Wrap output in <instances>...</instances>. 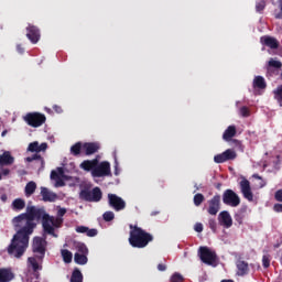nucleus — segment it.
<instances>
[{
  "label": "nucleus",
  "mask_w": 282,
  "mask_h": 282,
  "mask_svg": "<svg viewBox=\"0 0 282 282\" xmlns=\"http://www.w3.org/2000/svg\"><path fill=\"white\" fill-rule=\"evenodd\" d=\"M47 219H50V214L45 212V207L28 206L26 212L15 216L12 219V225L15 230V235L12 237L10 245L7 248L8 254L10 257H15V259H21L25 254L30 246V235L34 232L36 228V223L42 220V228L46 235H52V237H58L54 231V227L47 225Z\"/></svg>",
  "instance_id": "f257e3e1"
},
{
  "label": "nucleus",
  "mask_w": 282,
  "mask_h": 282,
  "mask_svg": "<svg viewBox=\"0 0 282 282\" xmlns=\"http://www.w3.org/2000/svg\"><path fill=\"white\" fill-rule=\"evenodd\" d=\"M130 232L128 241L132 248H147L151 242H153V235L147 230L138 227V225H129Z\"/></svg>",
  "instance_id": "f03ea898"
},
{
  "label": "nucleus",
  "mask_w": 282,
  "mask_h": 282,
  "mask_svg": "<svg viewBox=\"0 0 282 282\" xmlns=\"http://www.w3.org/2000/svg\"><path fill=\"white\" fill-rule=\"evenodd\" d=\"M32 252L36 256L39 261H43V259H45V252H47V240L43 237H34Z\"/></svg>",
  "instance_id": "7ed1b4c3"
},
{
  "label": "nucleus",
  "mask_w": 282,
  "mask_h": 282,
  "mask_svg": "<svg viewBox=\"0 0 282 282\" xmlns=\"http://www.w3.org/2000/svg\"><path fill=\"white\" fill-rule=\"evenodd\" d=\"M198 257L206 265H217V253L208 247H199Z\"/></svg>",
  "instance_id": "20e7f679"
},
{
  "label": "nucleus",
  "mask_w": 282,
  "mask_h": 282,
  "mask_svg": "<svg viewBox=\"0 0 282 282\" xmlns=\"http://www.w3.org/2000/svg\"><path fill=\"white\" fill-rule=\"evenodd\" d=\"M46 120L47 118L45 117V115L40 112H29L24 117V121L26 122V124H29V127H33L34 129L43 127Z\"/></svg>",
  "instance_id": "39448f33"
},
{
  "label": "nucleus",
  "mask_w": 282,
  "mask_h": 282,
  "mask_svg": "<svg viewBox=\"0 0 282 282\" xmlns=\"http://www.w3.org/2000/svg\"><path fill=\"white\" fill-rule=\"evenodd\" d=\"M79 198L84 202H100V199H102V191L100 187H95L91 191L82 189L79 193Z\"/></svg>",
  "instance_id": "423d86ee"
},
{
  "label": "nucleus",
  "mask_w": 282,
  "mask_h": 282,
  "mask_svg": "<svg viewBox=\"0 0 282 282\" xmlns=\"http://www.w3.org/2000/svg\"><path fill=\"white\" fill-rule=\"evenodd\" d=\"M111 175V164L107 161L98 162L95 169L93 170L94 177H107Z\"/></svg>",
  "instance_id": "0eeeda50"
},
{
  "label": "nucleus",
  "mask_w": 282,
  "mask_h": 282,
  "mask_svg": "<svg viewBox=\"0 0 282 282\" xmlns=\"http://www.w3.org/2000/svg\"><path fill=\"white\" fill-rule=\"evenodd\" d=\"M223 202L226 204V206H231L232 208H237L239 204H241V198H239V195L235 193L232 189H226L223 194Z\"/></svg>",
  "instance_id": "6e6552de"
},
{
  "label": "nucleus",
  "mask_w": 282,
  "mask_h": 282,
  "mask_svg": "<svg viewBox=\"0 0 282 282\" xmlns=\"http://www.w3.org/2000/svg\"><path fill=\"white\" fill-rule=\"evenodd\" d=\"M108 204L110 208H113V210H116L117 213L127 208V203L124 202V199L116 194H108Z\"/></svg>",
  "instance_id": "1a4fd4ad"
},
{
  "label": "nucleus",
  "mask_w": 282,
  "mask_h": 282,
  "mask_svg": "<svg viewBox=\"0 0 282 282\" xmlns=\"http://www.w3.org/2000/svg\"><path fill=\"white\" fill-rule=\"evenodd\" d=\"M230 160H237V152L232 149H228L220 154L214 156V162L216 164H224V162H229Z\"/></svg>",
  "instance_id": "9d476101"
},
{
  "label": "nucleus",
  "mask_w": 282,
  "mask_h": 282,
  "mask_svg": "<svg viewBox=\"0 0 282 282\" xmlns=\"http://www.w3.org/2000/svg\"><path fill=\"white\" fill-rule=\"evenodd\" d=\"M282 67V62L274 58H270L267 65V78H272V76H279V70Z\"/></svg>",
  "instance_id": "9b49d317"
},
{
  "label": "nucleus",
  "mask_w": 282,
  "mask_h": 282,
  "mask_svg": "<svg viewBox=\"0 0 282 282\" xmlns=\"http://www.w3.org/2000/svg\"><path fill=\"white\" fill-rule=\"evenodd\" d=\"M240 191H241L245 199H247L248 202H254V194L252 193V187L250 186V181H248L247 178H243L240 182Z\"/></svg>",
  "instance_id": "f8f14e48"
},
{
  "label": "nucleus",
  "mask_w": 282,
  "mask_h": 282,
  "mask_svg": "<svg viewBox=\"0 0 282 282\" xmlns=\"http://www.w3.org/2000/svg\"><path fill=\"white\" fill-rule=\"evenodd\" d=\"M237 275L246 276L250 273V264L243 260V258L238 257L236 260Z\"/></svg>",
  "instance_id": "ddd939ff"
},
{
  "label": "nucleus",
  "mask_w": 282,
  "mask_h": 282,
  "mask_svg": "<svg viewBox=\"0 0 282 282\" xmlns=\"http://www.w3.org/2000/svg\"><path fill=\"white\" fill-rule=\"evenodd\" d=\"M26 37L33 44L39 43V41L41 40V30L32 24H29V26L26 28Z\"/></svg>",
  "instance_id": "4468645a"
},
{
  "label": "nucleus",
  "mask_w": 282,
  "mask_h": 282,
  "mask_svg": "<svg viewBox=\"0 0 282 282\" xmlns=\"http://www.w3.org/2000/svg\"><path fill=\"white\" fill-rule=\"evenodd\" d=\"M209 207L207 209V213L209 215H217L219 213V209L221 208V196L215 195L210 200H208Z\"/></svg>",
  "instance_id": "2eb2a0df"
},
{
  "label": "nucleus",
  "mask_w": 282,
  "mask_h": 282,
  "mask_svg": "<svg viewBox=\"0 0 282 282\" xmlns=\"http://www.w3.org/2000/svg\"><path fill=\"white\" fill-rule=\"evenodd\" d=\"M83 151L85 155H94L100 151V144L96 142H86L83 144Z\"/></svg>",
  "instance_id": "dca6fc26"
},
{
  "label": "nucleus",
  "mask_w": 282,
  "mask_h": 282,
  "mask_svg": "<svg viewBox=\"0 0 282 282\" xmlns=\"http://www.w3.org/2000/svg\"><path fill=\"white\" fill-rule=\"evenodd\" d=\"M261 43L265 47H270V50H279V40L270 35L262 36Z\"/></svg>",
  "instance_id": "f3484780"
},
{
  "label": "nucleus",
  "mask_w": 282,
  "mask_h": 282,
  "mask_svg": "<svg viewBox=\"0 0 282 282\" xmlns=\"http://www.w3.org/2000/svg\"><path fill=\"white\" fill-rule=\"evenodd\" d=\"M30 153H41V151H47V143L43 142L39 144V141L31 142L26 149Z\"/></svg>",
  "instance_id": "a211bd4d"
},
{
  "label": "nucleus",
  "mask_w": 282,
  "mask_h": 282,
  "mask_svg": "<svg viewBox=\"0 0 282 282\" xmlns=\"http://www.w3.org/2000/svg\"><path fill=\"white\" fill-rule=\"evenodd\" d=\"M97 164H98V159L85 160L79 164V169H82V171H86L87 173L89 172L93 173Z\"/></svg>",
  "instance_id": "6ab92c4d"
},
{
  "label": "nucleus",
  "mask_w": 282,
  "mask_h": 282,
  "mask_svg": "<svg viewBox=\"0 0 282 282\" xmlns=\"http://www.w3.org/2000/svg\"><path fill=\"white\" fill-rule=\"evenodd\" d=\"M218 221L220 226H224V228H230L232 226V217L228 212H221L219 214Z\"/></svg>",
  "instance_id": "aec40b11"
},
{
  "label": "nucleus",
  "mask_w": 282,
  "mask_h": 282,
  "mask_svg": "<svg viewBox=\"0 0 282 282\" xmlns=\"http://www.w3.org/2000/svg\"><path fill=\"white\" fill-rule=\"evenodd\" d=\"M14 164V156L10 153V151H4L0 155V166H12Z\"/></svg>",
  "instance_id": "412c9836"
},
{
  "label": "nucleus",
  "mask_w": 282,
  "mask_h": 282,
  "mask_svg": "<svg viewBox=\"0 0 282 282\" xmlns=\"http://www.w3.org/2000/svg\"><path fill=\"white\" fill-rule=\"evenodd\" d=\"M14 279L12 269L1 268L0 269V282H10Z\"/></svg>",
  "instance_id": "4be33fe9"
},
{
  "label": "nucleus",
  "mask_w": 282,
  "mask_h": 282,
  "mask_svg": "<svg viewBox=\"0 0 282 282\" xmlns=\"http://www.w3.org/2000/svg\"><path fill=\"white\" fill-rule=\"evenodd\" d=\"M235 135H237V127L229 126L223 134V140H225V142H230Z\"/></svg>",
  "instance_id": "5701e85b"
},
{
  "label": "nucleus",
  "mask_w": 282,
  "mask_h": 282,
  "mask_svg": "<svg viewBox=\"0 0 282 282\" xmlns=\"http://www.w3.org/2000/svg\"><path fill=\"white\" fill-rule=\"evenodd\" d=\"M41 196L43 202H56V194L50 192L47 187H41Z\"/></svg>",
  "instance_id": "b1692460"
},
{
  "label": "nucleus",
  "mask_w": 282,
  "mask_h": 282,
  "mask_svg": "<svg viewBox=\"0 0 282 282\" xmlns=\"http://www.w3.org/2000/svg\"><path fill=\"white\" fill-rule=\"evenodd\" d=\"M76 232H79L80 235H87V237H96L98 235V229H89V227L85 226H78L76 227Z\"/></svg>",
  "instance_id": "393cba45"
},
{
  "label": "nucleus",
  "mask_w": 282,
  "mask_h": 282,
  "mask_svg": "<svg viewBox=\"0 0 282 282\" xmlns=\"http://www.w3.org/2000/svg\"><path fill=\"white\" fill-rule=\"evenodd\" d=\"M34 193H36V182L31 181V182L26 183V185L24 187V194H25V197H32V195H34Z\"/></svg>",
  "instance_id": "a878e982"
},
{
  "label": "nucleus",
  "mask_w": 282,
  "mask_h": 282,
  "mask_svg": "<svg viewBox=\"0 0 282 282\" xmlns=\"http://www.w3.org/2000/svg\"><path fill=\"white\" fill-rule=\"evenodd\" d=\"M11 208L17 213L23 210L25 208V200L23 198H15L11 204Z\"/></svg>",
  "instance_id": "bb28decb"
},
{
  "label": "nucleus",
  "mask_w": 282,
  "mask_h": 282,
  "mask_svg": "<svg viewBox=\"0 0 282 282\" xmlns=\"http://www.w3.org/2000/svg\"><path fill=\"white\" fill-rule=\"evenodd\" d=\"M268 87V84L265 83V78L262 76H256L253 79V88L254 89H265Z\"/></svg>",
  "instance_id": "cd10ccee"
},
{
  "label": "nucleus",
  "mask_w": 282,
  "mask_h": 282,
  "mask_svg": "<svg viewBox=\"0 0 282 282\" xmlns=\"http://www.w3.org/2000/svg\"><path fill=\"white\" fill-rule=\"evenodd\" d=\"M46 221L47 226H52V228H61V226H63V218H54V216L48 215V219Z\"/></svg>",
  "instance_id": "c85d7f7f"
},
{
  "label": "nucleus",
  "mask_w": 282,
  "mask_h": 282,
  "mask_svg": "<svg viewBox=\"0 0 282 282\" xmlns=\"http://www.w3.org/2000/svg\"><path fill=\"white\" fill-rule=\"evenodd\" d=\"M32 270H33V274H39V270H41V265H39V261H43V260H39V258L35 257H31L28 259Z\"/></svg>",
  "instance_id": "c756f323"
},
{
  "label": "nucleus",
  "mask_w": 282,
  "mask_h": 282,
  "mask_svg": "<svg viewBox=\"0 0 282 282\" xmlns=\"http://www.w3.org/2000/svg\"><path fill=\"white\" fill-rule=\"evenodd\" d=\"M74 261H75V263H77V265H86V263H87V261H89V259L87 258V254L77 252L74 256Z\"/></svg>",
  "instance_id": "7c9ffc66"
},
{
  "label": "nucleus",
  "mask_w": 282,
  "mask_h": 282,
  "mask_svg": "<svg viewBox=\"0 0 282 282\" xmlns=\"http://www.w3.org/2000/svg\"><path fill=\"white\" fill-rule=\"evenodd\" d=\"M25 160L26 162H34V160H36L40 162L41 169H45V159H43V156H41L39 153L28 156Z\"/></svg>",
  "instance_id": "2f4dec72"
},
{
  "label": "nucleus",
  "mask_w": 282,
  "mask_h": 282,
  "mask_svg": "<svg viewBox=\"0 0 282 282\" xmlns=\"http://www.w3.org/2000/svg\"><path fill=\"white\" fill-rule=\"evenodd\" d=\"M83 153V143L77 142L74 145L70 147V154L74 155V158H78Z\"/></svg>",
  "instance_id": "473e14b6"
},
{
  "label": "nucleus",
  "mask_w": 282,
  "mask_h": 282,
  "mask_svg": "<svg viewBox=\"0 0 282 282\" xmlns=\"http://www.w3.org/2000/svg\"><path fill=\"white\" fill-rule=\"evenodd\" d=\"M70 282H83V272H80V269L75 268L73 270Z\"/></svg>",
  "instance_id": "72a5a7b5"
},
{
  "label": "nucleus",
  "mask_w": 282,
  "mask_h": 282,
  "mask_svg": "<svg viewBox=\"0 0 282 282\" xmlns=\"http://www.w3.org/2000/svg\"><path fill=\"white\" fill-rule=\"evenodd\" d=\"M61 254L64 263H72V259L74 258V254L72 253V251L67 249H62Z\"/></svg>",
  "instance_id": "f704fd0d"
},
{
  "label": "nucleus",
  "mask_w": 282,
  "mask_h": 282,
  "mask_svg": "<svg viewBox=\"0 0 282 282\" xmlns=\"http://www.w3.org/2000/svg\"><path fill=\"white\" fill-rule=\"evenodd\" d=\"M58 177H65V170L63 167H57V172H51V180H58Z\"/></svg>",
  "instance_id": "c9c22d12"
},
{
  "label": "nucleus",
  "mask_w": 282,
  "mask_h": 282,
  "mask_svg": "<svg viewBox=\"0 0 282 282\" xmlns=\"http://www.w3.org/2000/svg\"><path fill=\"white\" fill-rule=\"evenodd\" d=\"M204 194L198 193L194 195V206H202L204 204Z\"/></svg>",
  "instance_id": "e433bc0d"
},
{
  "label": "nucleus",
  "mask_w": 282,
  "mask_h": 282,
  "mask_svg": "<svg viewBox=\"0 0 282 282\" xmlns=\"http://www.w3.org/2000/svg\"><path fill=\"white\" fill-rule=\"evenodd\" d=\"M76 249L78 251V253L80 254H89V249L87 248V246L85 243H78L76 246Z\"/></svg>",
  "instance_id": "4c0bfd02"
},
{
  "label": "nucleus",
  "mask_w": 282,
  "mask_h": 282,
  "mask_svg": "<svg viewBox=\"0 0 282 282\" xmlns=\"http://www.w3.org/2000/svg\"><path fill=\"white\" fill-rule=\"evenodd\" d=\"M274 98L278 102H282V85L278 86L275 90H273Z\"/></svg>",
  "instance_id": "58836bf2"
},
{
  "label": "nucleus",
  "mask_w": 282,
  "mask_h": 282,
  "mask_svg": "<svg viewBox=\"0 0 282 282\" xmlns=\"http://www.w3.org/2000/svg\"><path fill=\"white\" fill-rule=\"evenodd\" d=\"M102 217L105 221H113V219H116V214H113V212H106Z\"/></svg>",
  "instance_id": "ea45409f"
},
{
  "label": "nucleus",
  "mask_w": 282,
  "mask_h": 282,
  "mask_svg": "<svg viewBox=\"0 0 282 282\" xmlns=\"http://www.w3.org/2000/svg\"><path fill=\"white\" fill-rule=\"evenodd\" d=\"M270 261H271V257L269 253H265L263 257H262V265L263 268L268 269L270 268Z\"/></svg>",
  "instance_id": "a19ab883"
},
{
  "label": "nucleus",
  "mask_w": 282,
  "mask_h": 282,
  "mask_svg": "<svg viewBox=\"0 0 282 282\" xmlns=\"http://www.w3.org/2000/svg\"><path fill=\"white\" fill-rule=\"evenodd\" d=\"M257 12H263L265 10V0H261L256 4Z\"/></svg>",
  "instance_id": "79ce46f5"
},
{
  "label": "nucleus",
  "mask_w": 282,
  "mask_h": 282,
  "mask_svg": "<svg viewBox=\"0 0 282 282\" xmlns=\"http://www.w3.org/2000/svg\"><path fill=\"white\" fill-rule=\"evenodd\" d=\"M171 282H183L184 281V276H182V274L180 273H174L172 276H171Z\"/></svg>",
  "instance_id": "37998d69"
},
{
  "label": "nucleus",
  "mask_w": 282,
  "mask_h": 282,
  "mask_svg": "<svg viewBox=\"0 0 282 282\" xmlns=\"http://www.w3.org/2000/svg\"><path fill=\"white\" fill-rule=\"evenodd\" d=\"M274 18L282 19V0H280V9H274Z\"/></svg>",
  "instance_id": "c03bdc74"
},
{
  "label": "nucleus",
  "mask_w": 282,
  "mask_h": 282,
  "mask_svg": "<svg viewBox=\"0 0 282 282\" xmlns=\"http://www.w3.org/2000/svg\"><path fill=\"white\" fill-rule=\"evenodd\" d=\"M240 115L242 118H248L250 116V109L248 107L243 106L240 108Z\"/></svg>",
  "instance_id": "a18cd8bd"
},
{
  "label": "nucleus",
  "mask_w": 282,
  "mask_h": 282,
  "mask_svg": "<svg viewBox=\"0 0 282 282\" xmlns=\"http://www.w3.org/2000/svg\"><path fill=\"white\" fill-rule=\"evenodd\" d=\"M208 224L210 230H213V232H217V221L215 219H209Z\"/></svg>",
  "instance_id": "49530a36"
},
{
  "label": "nucleus",
  "mask_w": 282,
  "mask_h": 282,
  "mask_svg": "<svg viewBox=\"0 0 282 282\" xmlns=\"http://www.w3.org/2000/svg\"><path fill=\"white\" fill-rule=\"evenodd\" d=\"M66 213H67L66 208L59 207L57 210V218L63 219V217H65Z\"/></svg>",
  "instance_id": "de8ad7c7"
},
{
  "label": "nucleus",
  "mask_w": 282,
  "mask_h": 282,
  "mask_svg": "<svg viewBox=\"0 0 282 282\" xmlns=\"http://www.w3.org/2000/svg\"><path fill=\"white\" fill-rule=\"evenodd\" d=\"M195 232H204V225L202 223H196L194 226Z\"/></svg>",
  "instance_id": "09e8293b"
},
{
  "label": "nucleus",
  "mask_w": 282,
  "mask_h": 282,
  "mask_svg": "<svg viewBox=\"0 0 282 282\" xmlns=\"http://www.w3.org/2000/svg\"><path fill=\"white\" fill-rule=\"evenodd\" d=\"M274 199L282 203V189H278L274 194Z\"/></svg>",
  "instance_id": "8fccbe9b"
},
{
  "label": "nucleus",
  "mask_w": 282,
  "mask_h": 282,
  "mask_svg": "<svg viewBox=\"0 0 282 282\" xmlns=\"http://www.w3.org/2000/svg\"><path fill=\"white\" fill-rule=\"evenodd\" d=\"M273 210L274 213H282V204H279V203L274 204Z\"/></svg>",
  "instance_id": "3c124183"
},
{
  "label": "nucleus",
  "mask_w": 282,
  "mask_h": 282,
  "mask_svg": "<svg viewBox=\"0 0 282 282\" xmlns=\"http://www.w3.org/2000/svg\"><path fill=\"white\" fill-rule=\"evenodd\" d=\"M0 171H1L2 175H4V176L10 175V169L0 166Z\"/></svg>",
  "instance_id": "603ef678"
},
{
  "label": "nucleus",
  "mask_w": 282,
  "mask_h": 282,
  "mask_svg": "<svg viewBox=\"0 0 282 282\" xmlns=\"http://www.w3.org/2000/svg\"><path fill=\"white\" fill-rule=\"evenodd\" d=\"M52 180H56V186H65V181H63L61 177Z\"/></svg>",
  "instance_id": "864d4df0"
},
{
  "label": "nucleus",
  "mask_w": 282,
  "mask_h": 282,
  "mask_svg": "<svg viewBox=\"0 0 282 282\" xmlns=\"http://www.w3.org/2000/svg\"><path fill=\"white\" fill-rule=\"evenodd\" d=\"M158 270H159V272H165L166 264H163V263L158 264Z\"/></svg>",
  "instance_id": "5fc2aeb1"
},
{
  "label": "nucleus",
  "mask_w": 282,
  "mask_h": 282,
  "mask_svg": "<svg viewBox=\"0 0 282 282\" xmlns=\"http://www.w3.org/2000/svg\"><path fill=\"white\" fill-rule=\"evenodd\" d=\"M53 109L56 113H63V108H61V106H53Z\"/></svg>",
  "instance_id": "6e6d98bb"
},
{
  "label": "nucleus",
  "mask_w": 282,
  "mask_h": 282,
  "mask_svg": "<svg viewBox=\"0 0 282 282\" xmlns=\"http://www.w3.org/2000/svg\"><path fill=\"white\" fill-rule=\"evenodd\" d=\"M39 276H40L39 273H33V278L31 279L30 282H39Z\"/></svg>",
  "instance_id": "4d7b16f0"
},
{
  "label": "nucleus",
  "mask_w": 282,
  "mask_h": 282,
  "mask_svg": "<svg viewBox=\"0 0 282 282\" xmlns=\"http://www.w3.org/2000/svg\"><path fill=\"white\" fill-rule=\"evenodd\" d=\"M275 10H281V0H278Z\"/></svg>",
  "instance_id": "13d9d810"
},
{
  "label": "nucleus",
  "mask_w": 282,
  "mask_h": 282,
  "mask_svg": "<svg viewBox=\"0 0 282 282\" xmlns=\"http://www.w3.org/2000/svg\"><path fill=\"white\" fill-rule=\"evenodd\" d=\"M17 50H18L19 54H23V48L21 47V45H18Z\"/></svg>",
  "instance_id": "bf43d9fd"
},
{
  "label": "nucleus",
  "mask_w": 282,
  "mask_h": 282,
  "mask_svg": "<svg viewBox=\"0 0 282 282\" xmlns=\"http://www.w3.org/2000/svg\"><path fill=\"white\" fill-rule=\"evenodd\" d=\"M151 217H155V215H160V212H151Z\"/></svg>",
  "instance_id": "052dcab7"
},
{
  "label": "nucleus",
  "mask_w": 282,
  "mask_h": 282,
  "mask_svg": "<svg viewBox=\"0 0 282 282\" xmlns=\"http://www.w3.org/2000/svg\"><path fill=\"white\" fill-rule=\"evenodd\" d=\"M1 199H2V202H7V199H8V196H6V195H2V196H1Z\"/></svg>",
  "instance_id": "680f3d73"
},
{
  "label": "nucleus",
  "mask_w": 282,
  "mask_h": 282,
  "mask_svg": "<svg viewBox=\"0 0 282 282\" xmlns=\"http://www.w3.org/2000/svg\"><path fill=\"white\" fill-rule=\"evenodd\" d=\"M216 188L219 191V188H221V183H218V184L216 185Z\"/></svg>",
  "instance_id": "e2e57ef3"
},
{
  "label": "nucleus",
  "mask_w": 282,
  "mask_h": 282,
  "mask_svg": "<svg viewBox=\"0 0 282 282\" xmlns=\"http://www.w3.org/2000/svg\"><path fill=\"white\" fill-rule=\"evenodd\" d=\"M2 135H6V131H4V132H2Z\"/></svg>",
  "instance_id": "0e129e2a"
},
{
  "label": "nucleus",
  "mask_w": 282,
  "mask_h": 282,
  "mask_svg": "<svg viewBox=\"0 0 282 282\" xmlns=\"http://www.w3.org/2000/svg\"><path fill=\"white\" fill-rule=\"evenodd\" d=\"M0 180H2L1 173H0Z\"/></svg>",
  "instance_id": "69168bd1"
}]
</instances>
